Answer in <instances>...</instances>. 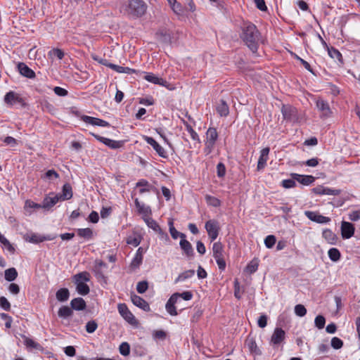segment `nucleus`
<instances>
[{
	"mask_svg": "<svg viewBox=\"0 0 360 360\" xmlns=\"http://www.w3.org/2000/svg\"><path fill=\"white\" fill-rule=\"evenodd\" d=\"M281 185L285 188H291L295 186V179H285L283 180L281 182Z\"/></svg>",
	"mask_w": 360,
	"mask_h": 360,
	"instance_id": "nucleus-60",
	"label": "nucleus"
},
{
	"mask_svg": "<svg viewBox=\"0 0 360 360\" xmlns=\"http://www.w3.org/2000/svg\"><path fill=\"white\" fill-rule=\"evenodd\" d=\"M285 331L281 328H276L271 337V344L274 346L278 345L285 340Z\"/></svg>",
	"mask_w": 360,
	"mask_h": 360,
	"instance_id": "nucleus-14",
	"label": "nucleus"
},
{
	"mask_svg": "<svg viewBox=\"0 0 360 360\" xmlns=\"http://www.w3.org/2000/svg\"><path fill=\"white\" fill-rule=\"evenodd\" d=\"M60 200H69L72 197V187L70 184H65L63 186L62 193L58 194Z\"/></svg>",
	"mask_w": 360,
	"mask_h": 360,
	"instance_id": "nucleus-26",
	"label": "nucleus"
},
{
	"mask_svg": "<svg viewBox=\"0 0 360 360\" xmlns=\"http://www.w3.org/2000/svg\"><path fill=\"white\" fill-rule=\"evenodd\" d=\"M194 274H195L194 270L186 271L178 276L176 281H185L187 278H191Z\"/></svg>",
	"mask_w": 360,
	"mask_h": 360,
	"instance_id": "nucleus-50",
	"label": "nucleus"
},
{
	"mask_svg": "<svg viewBox=\"0 0 360 360\" xmlns=\"http://www.w3.org/2000/svg\"><path fill=\"white\" fill-rule=\"evenodd\" d=\"M108 67L119 73L130 74V73L134 72V70H132L129 68L122 67V66L117 65H115L112 63L108 65Z\"/></svg>",
	"mask_w": 360,
	"mask_h": 360,
	"instance_id": "nucleus-36",
	"label": "nucleus"
},
{
	"mask_svg": "<svg viewBox=\"0 0 360 360\" xmlns=\"http://www.w3.org/2000/svg\"><path fill=\"white\" fill-rule=\"evenodd\" d=\"M22 339H23L24 345L26 346L27 348L41 349V345L39 343L34 341L32 339H31L25 335L22 336Z\"/></svg>",
	"mask_w": 360,
	"mask_h": 360,
	"instance_id": "nucleus-31",
	"label": "nucleus"
},
{
	"mask_svg": "<svg viewBox=\"0 0 360 360\" xmlns=\"http://www.w3.org/2000/svg\"><path fill=\"white\" fill-rule=\"evenodd\" d=\"M107 268V264L101 260H96L94 271L97 276H103V269Z\"/></svg>",
	"mask_w": 360,
	"mask_h": 360,
	"instance_id": "nucleus-32",
	"label": "nucleus"
},
{
	"mask_svg": "<svg viewBox=\"0 0 360 360\" xmlns=\"http://www.w3.org/2000/svg\"><path fill=\"white\" fill-rule=\"evenodd\" d=\"M292 176L299 183L308 186L313 183L314 177L310 175H300L298 174H292Z\"/></svg>",
	"mask_w": 360,
	"mask_h": 360,
	"instance_id": "nucleus-24",
	"label": "nucleus"
},
{
	"mask_svg": "<svg viewBox=\"0 0 360 360\" xmlns=\"http://www.w3.org/2000/svg\"><path fill=\"white\" fill-rule=\"evenodd\" d=\"M131 300L132 303L136 305V307L141 308V309L144 310L145 311H150V306L148 303L143 300L142 297H141L139 295H133L131 296Z\"/></svg>",
	"mask_w": 360,
	"mask_h": 360,
	"instance_id": "nucleus-18",
	"label": "nucleus"
},
{
	"mask_svg": "<svg viewBox=\"0 0 360 360\" xmlns=\"http://www.w3.org/2000/svg\"><path fill=\"white\" fill-rule=\"evenodd\" d=\"M169 233L172 236V237L174 239H177L178 238H181V239H183L186 238L185 234L179 232L174 226L172 221H169Z\"/></svg>",
	"mask_w": 360,
	"mask_h": 360,
	"instance_id": "nucleus-37",
	"label": "nucleus"
},
{
	"mask_svg": "<svg viewBox=\"0 0 360 360\" xmlns=\"http://www.w3.org/2000/svg\"><path fill=\"white\" fill-rule=\"evenodd\" d=\"M295 313L297 316L302 317L307 314V309L302 304H297L295 307Z\"/></svg>",
	"mask_w": 360,
	"mask_h": 360,
	"instance_id": "nucleus-53",
	"label": "nucleus"
},
{
	"mask_svg": "<svg viewBox=\"0 0 360 360\" xmlns=\"http://www.w3.org/2000/svg\"><path fill=\"white\" fill-rule=\"evenodd\" d=\"M30 208H42L41 204L36 203L32 200H27L25 203V209L27 210Z\"/></svg>",
	"mask_w": 360,
	"mask_h": 360,
	"instance_id": "nucleus-61",
	"label": "nucleus"
},
{
	"mask_svg": "<svg viewBox=\"0 0 360 360\" xmlns=\"http://www.w3.org/2000/svg\"><path fill=\"white\" fill-rule=\"evenodd\" d=\"M60 200L59 195L51 193L49 196L44 198L41 206L44 209H50Z\"/></svg>",
	"mask_w": 360,
	"mask_h": 360,
	"instance_id": "nucleus-17",
	"label": "nucleus"
},
{
	"mask_svg": "<svg viewBox=\"0 0 360 360\" xmlns=\"http://www.w3.org/2000/svg\"><path fill=\"white\" fill-rule=\"evenodd\" d=\"M213 257L221 271L226 269L225 252L223 245L219 242H216L212 246Z\"/></svg>",
	"mask_w": 360,
	"mask_h": 360,
	"instance_id": "nucleus-5",
	"label": "nucleus"
},
{
	"mask_svg": "<svg viewBox=\"0 0 360 360\" xmlns=\"http://www.w3.org/2000/svg\"><path fill=\"white\" fill-rule=\"evenodd\" d=\"M81 120L84 122L93 125V126H99V127H109L110 124L101 119L94 117L88 115H82L80 117Z\"/></svg>",
	"mask_w": 360,
	"mask_h": 360,
	"instance_id": "nucleus-13",
	"label": "nucleus"
},
{
	"mask_svg": "<svg viewBox=\"0 0 360 360\" xmlns=\"http://www.w3.org/2000/svg\"><path fill=\"white\" fill-rule=\"evenodd\" d=\"M143 140L162 158H167V153L166 150L152 137L144 136Z\"/></svg>",
	"mask_w": 360,
	"mask_h": 360,
	"instance_id": "nucleus-9",
	"label": "nucleus"
},
{
	"mask_svg": "<svg viewBox=\"0 0 360 360\" xmlns=\"http://www.w3.org/2000/svg\"><path fill=\"white\" fill-rule=\"evenodd\" d=\"M70 304L72 308L75 310H83L86 308V302L84 299L81 297L73 299Z\"/></svg>",
	"mask_w": 360,
	"mask_h": 360,
	"instance_id": "nucleus-30",
	"label": "nucleus"
},
{
	"mask_svg": "<svg viewBox=\"0 0 360 360\" xmlns=\"http://www.w3.org/2000/svg\"><path fill=\"white\" fill-rule=\"evenodd\" d=\"M328 255L330 259L334 262L339 261L340 259V256H341V254H340V252L339 251V250L337 248H332L329 249V250L328 252Z\"/></svg>",
	"mask_w": 360,
	"mask_h": 360,
	"instance_id": "nucleus-38",
	"label": "nucleus"
},
{
	"mask_svg": "<svg viewBox=\"0 0 360 360\" xmlns=\"http://www.w3.org/2000/svg\"><path fill=\"white\" fill-rule=\"evenodd\" d=\"M343 346V342L341 339L334 337L331 339V347L335 349H339Z\"/></svg>",
	"mask_w": 360,
	"mask_h": 360,
	"instance_id": "nucleus-51",
	"label": "nucleus"
},
{
	"mask_svg": "<svg viewBox=\"0 0 360 360\" xmlns=\"http://www.w3.org/2000/svg\"><path fill=\"white\" fill-rule=\"evenodd\" d=\"M24 239L25 241L29 243H39L44 240H51L53 239V238H51L49 236H44L37 233H32L25 235Z\"/></svg>",
	"mask_w": 360,
	"mask_h": 360,
	"instance_id": "nucleus-16",
	"label": "nucleus"
},
{
	"mask_svg": "<svg viewBox=\"0 0 360 360\" xmlns=\"http://www.w3.org/2000/svg\"><path fill=\"white\" fill-rule=\"evenodd\" d=\"M316 105L318 110L321 112V118L329 117L331 115L332 112L327 101L321 98H319L316 102Z\"/></svg>",
	"mask_w": 360,
	"mask_h": 360,
	"instance_id": "nucleus-8",
	"label": "nucleus"
},
{
	"mask_svg": "<svg viewBox=\"0 0 360 360\" xmlns=\"http://www.w3.org/2000/svg\"><path fill=\"white\" fill-rule=\"evenodd\" d=\"M146 4L141 0H129L123 3L120 7V11L124 15L139 17L145 13Z\"/></svg>",
	"mask_w": 360,
	"mask_h": 360,
	"instance_id": "nucleus-2",
	"label": "nucleus"
},
{
	"mask_svg": "<svg viewBox=\"0 0 360 360\" xmlns=\"http://www.w3.org/2000/svg\"><path fill=\"white\" fill-rule=\"evenodd\" d=\"M120 352L123 356H127L130 352V347L127 342H122L119 347Z\"/></svg>",
	"mask_w": 360,
	"mask_h": 360,
	"instance_id": "nucleus-54",
	"label": "nucleus"
},
{
	"mask_svg": "<svg viewBox=\"0 0 360 360\" xmlns=\"http://www.w3.org/2000/svg\"><path fill=\"white\" fill-rule=\"evenodd\" d=\"M142 262L143 257L135 255L130 264V268L132 269H138L141 264Z\"/></svg>",
	"mask_w": 360,
	"mask_h": 360,
	"instance_id": "nucleus-48",
	"label": "nucleus"
},
{
	"mask_svg": "<svg viewBox=\"0 0 360 360\" xmlns=\"http://www.w3.org/2000/svg\"><path fill=\"white\" fill-rule=\"evenodd\" d=\"M58 314L60 317L66 319L72 315V311L70 307L63 306L59 309Z\"/></svg>",
	"mask_w": 360,
	"mask_h": 360,
	"instance_id": "nucleus-41",
	"label": "nucleus"
},
{
	"mask_svg": "<svg viewBox=\"0 0 360 360\" xmlns=\"http://www.w3.org/2000/svg\"><path fill=\"white\" fill-rule=\"evenodd\" d=\"M184 125L186 127V130L187 131L188 134L190 135L191 138L193 141L200 143V137H199L198 134H197V132L193 129V127L188 123H187L186 122H184Z\"/></svg>",
	"mask_w": 360,
	"mask_h": 360,
	"instance_id": "nucleus-34",
	"label": "nucleus"
},
{
	"mask_svg": "<svg viewBox=\"0 0 360 360\" xmlns=\"http://www.w3.org/2000/svg\"><path fill=\"white\" fill-rule=\"evenodd\" d=\"M21 101L22 98L20 95L12 91L8 92L4 96V102L9 105H13L14 104L20 103Z\"/></svg>",
	"mask_w": 360,
	"mask_h": 360,
	"instance_id": "nucleus-22",
	"label": "nucleus"
},
{
	"mask_svg": "<svg viewBox=\"0 0 360 360\" xmlns=\"http://www.w3.org/2000/svg\"><path fill=\"white\" fill-rule=\"evenodd\" d=\"M322 236L325 240L330 245H335L338 242V237L335 233L330 229H325L323 231Z\"/></svg>",
	"mask_w": 360,
	"mask_h": 360,
	"instance_id": "nucleus-25",
	"label": "nucleus"
},
{
	"mask_svg": "<svg viewBox=\"0 0 360 360\" xmlns=\"http://www.w3.org/2000/svg\"><path fill=\"white\" fill-rule=\"evenodd\" d=\"M168 3L172 11L177 15H181L183 13L182 5L177 1V0H167Z\"/></svg>",
	"mask_w": 360,
	"mask_h": 360,
	"instance_id": "nucleus-33",
	"label": "nucleus"
},
{
	"mask_svg": "<svg viewBox=\"0 0 360 360\" xmlns=\"http://www.w3.org/2000/svg\"><path fill=\"white\" fill-rule=\"evenodd\" d=\"M48 56L51 58H53L54 57H56L58 59L61 60L64 57L65 53L63 51V50L60 49H53L49 51Z\"/></svg>",
	"mask_w": 360,
	"mask_h": 360,
	"instance_id": "nucleus-42",
	"label": "nucleus"
},
{
	"mask_svg": "<svg viewBox=\"0 0 360 360\" xmlns=\"http://www.w3.org/2000/svg\"><path fill=\"white\" fill-rule=\"evenodd\" d=\"M136 187H141L139 190L140 193H143L150 191L148 188V182L144 179H141L138 181L136 183Z\"/></svg>",
	"mask_w": 360,
	"mask_h": 360,
	"instance_id": "nucleus-46",
	"label": "nucleus"
},
{
	"mask_svg": "<svg viewBox=\"0 0 360 360\" xmlns=\"http://www.w3.org/2000/svg\"><path fill=\"white\" fill-rule=\"evenodd\" d=\"M193 294L191 291H185L182 293H174L166 303L165 309L171 316H176L178 312L175 305H179L181 299L186 301L191 300Z\"/></svg>",
	"mask_w": 360,
	"mask_h": 360,
	"instance_id": "nucleus-3",
	"label": "nucleus"
},
{
	"mask_svg": "<svg viewBox=\"0 0 360 360\" xmlns=\"http://www.w3.org/2000/svg\"><path fill=\"white\" fill-rule=\"evenodd\" d=\"M218 139V133L215 128L210 127L205 133V140L209 142L215 143Z\"/></svg>",
	"mask_w": 360,
	"mask_h": 360,
	"instance_id": "nucleus-28",
	"label": "nucleus"
},
{
	"mask_svg": "<svg viewBox=\"0 0 360 360\" xmlns=\"http://www.w3.org/2000/svg\"><path fill=\"white\" fill-rule=\"evenodd\" d=\"M0 307L6 311L11 309V304L5 297H0Z\"/></svg>",
	"mask_w": 360,
	"mask_h": 360,
	"instance_id": "nucleus-62",
	"label": "nucleus"
},
{
	"mask_svg": "<svg viewBox=\"0 0 360 360\" xmlns=\"http://www.w3.org/2000/svg\"><path fill=\"white\" fill-rule=\"evenodd\" d=\"M90 274L86 271H82L74 276V281L77 285V291L79 295H86L89 292V288L85 283L89 281Z\"/></svg>",
	"mask_w": 360,
	"mask_h": 360,
	"instance_id": "nucleus-4",
	"label": "nucleus"
},
{
	"mask_svg": "<svg viewBox=\"0 0 360 360\" xmlns=\"http://www.w3.org/2000/svg\"><path fill=\"white\" fill-rule=\"evenodd\" d=\"M313 192L319 195H338L341 193V190L330 188L323 186H318L313 188Z\"/></svg>",
	"mask_w": 360,
	"mask_h": 360,
	"instance_id": "nucleus-10",
	"label": "nucleus"
},
{
	"mask_svg": "<svg viewBox=\"0 0 360 360\" xmlns=\"http://www.w3.org/2000/svg\"><path fill=\"white\" fill-rule=\"evenodd\" d=\"M315 326L319 329L323 328L325 323H326V319L322 315H318L314 320Z\"/></svg>",
	"mask_w": 360,
	"mask_h": 360,
	"instance_id": "nucleus-52",
	"label": "nucleus"
},
{
	"mask_svg": "<svg viewBox=\"0 0 360 360\" xmlns=\"http://www.w3.org/2000/svg\"><path fill=\"white\" fill-rule=\"evenodd\" d=\"M217 111L220 115V116H227L229 112V106L224 101H222L217 105Z\"/></svg>",
	"mask_w": 360,
	"mask_h": 360,
	"instance_id": "nucleus-39",
	"label": "nucleus"
},
{
	"mask_svg": "<svg viewBox=\"0 0 360 360\" xmlns=\"http://www.w3.org/2000/svg\"><path fill=\"white\" fill-rule=\"evenodd\" d=\"M135 205L136 208L139 210V212L148 214L150 213V210L149 207L146 206L144 204H141L138 199L135 200Z\"/></svg>",
	"mask_w": 360,
	"mask_h": 360,
	"instance_id": "nucleus-45",
	"label": "nucleus"
},
{
	"mask_svg": "<svg viewBox=\"0 0 360 360\" xmlns=\"http://www.w3.org/2000/svg\"><path fill=\"white\" fill-rule=\"evenodd\" d=\"M144 79L148 81V82L158 84L162 86H167V82L162 78H160L155 75H154L152 72H146Z\"/></svg>",
	"mask_w": 360,
	"mask_h": 360,
	"instance_id": "nucleus-19",
	"label": "nucleus"
},
{
	"mask_svg": "<svg viewBox=\"0 0 360 360\" xmlns=\"http://www.w3.org/2000/svg\"><path fill=\"white\" fill-rule=\"evenodd\" d=\"M148 288V283L146 281H140L137 283L136 290L139 293H144Z\"/></svg>",
	"mask_w": 360,
	"mask_h": 360,
	"instance_id": "nucleus-58",
	"label": "nucleus"
},
{
	"mask_svg": "<svg viewBox=\"0 0 360 360\" xmlns=\"http://www.w3.org/2000/svg\"><path fill=\"white\" fill-rule=\"evenodd\" d=\"M258 262L257 260H252L246 266V271L249 274L255 273L258 269Z\"/></svg>",
	"mask_w": 360,
	"mask_h": 360,
	"instance_id": "nucleus-49",
	"label": "nucleus"
},
{
	"mask_svg": "<svg viewBox=\"0 0 360 360\" xmlns=\"http://www.w3.org/2000/svg\"><path fill=\"white\" fill-rule=\"evenodd\" d=\"M18 69L20 74L27 78L33 79L36 76L35 72L24 63H19Z\"/></svg>",
	"mask_w": 360,
	"mask_h": 360,
	"instance_id": "nucleus-21",
	"label": "nucleus"
},
{
	"mask_svg": "<svg viewBox=\"0 0 360 360\" xmlns=\"http://www.w3.org/2000/svg\"><path fill=\"white\" fill-rule=\"evenodd\" d=\"M54 93L59 96H65L68 95V91L62 87L56 86L53 89Z\"/></svg>",
	"mask_w": 360,
	"mask_h": 360,
	"instance_id": "nucleus-63",
	"label": "nucleus"
},
{
	"mask_svg": "<svg viewBox=\"0 0 360 360\" xmlns=\"http://www.w3.org/2000/svg\"><path fill=\"white\" fill-rule=\"evenodd\" d=\"M91 134L98 141L102 142L103 143H104L105 146H108L110 148L116 149L120 148L122 146L121 141L105 138L99 135L95 134L94 133H91Z\"/></svg>",
	"mask_w": 360,
	"mask_h": 360,
	"instance_id": "nucleus-15",
	"label": "nucleus"
},
{
	"mask_svg": "<svg viewBox=\"0 0 360 360\" xmlns=\"http://www.w3.org/2000/svg\"><path fill=\"white\" fill-rule=\"evenodd\" d=\"M270 149L269 147L263 148L260 152V156L257 162V169L260 170L265 167L266 162L269 159Z\"/></svg>",
	"mask_w": 360,
	"mask_h": 360,
	"instance_id": "nucleus-20",
	"label": "nucleus"
},
{
	"mask_svg": "<svg viewBox=\"0 0 360 360\" xmlns=\"http://www.w3.org/2000/svg\"><path fill=\"white\" fill-rule=\"evenodd\" d=\"M181 248L184 250V253L188 256H192L193 254V250L192 248L191 244L190 242H188L187 240H186V238L181 239L179 243Z\"/></svg>",
	"mask_w": 360,
	"mask_h": 360,
	"instance_id": "nucleus-27",
	"label": "nucleus"
},
{
	"mask_svg": "<svg viewBox=\"0 0 360 360\" xmlns=\"http://www.w3.org/2000/svg\"><path fill=\"white\" fill-rule=\"evenodd\" d=\"M85 327L87 333H92L97 329L98 325L95 321H90L86 323Z\"/></svg>",
	"mask_w": 360,
	"mask_h": 360,
	"instance_id": "nucleus-57",
	"label": "nucleus"
},
{
	"mask_svg": "<svg viewBox=\"0 0 360 360\" xmlns=\"http://www.w3.org/2000/svg\"><path fill=\"white\" fill-rule=\"evenodd\" d=\"M205 228L207 232L209 238L212 241H214L219 235V223L215 220H209L205 223Z\"/></svg>",
	"mask_w": 360,
	"mask_h": 360,
	"instance_id": "nucleus-7",
	"label": "nucleus"
},
{
	"mask_svg": "<svg viewBox=\"0 0 360 360\" xmlns=\"http://www.w3.org/2000/svg\"><path fill=\"white\" fill-rule=\"evenodd\" d=\"M304 214L311 221L319 224H327L330 221L329 217L323 216L316 212L305 211Z\"/></svg>",
	"mask_w": 360,
	"mask_h": 360,
	"instance_id": "nucleus-12",
	"label": "nucleus"
},
{
	"mask_svg": "<svg viewBox=\"0 0 360 360\" xmlns=\"http://www.w3.org/2000/svg\"><path fill=\"white\" fill-rule=\"evenodd\" d=\"M145 221L149 228L160 233H162V230L160 226L157 224V222L155 220L150 217H148L145 219Z\"/></svg>",
	"mask_w": 360,
	"mask_h": 360,
	"instance_id": "nucleus-43",
	"label": "nucleus"
},
{
	"mask_svg": "<svg viewBox=\"0 0 360 360\" xmlns=\"http://www.w3.org/2000/svg\"><path fill=\"white\" fill-rule=\"evenodd\" d=\"M281 112L284 119L290 120L291 118V112H292L291 107L283 105Z\"/></svg>",
	"mask_w": 360,
	"mask_h": 360,
	"instance_id": "nucleus-59",
	"label": "nucleus"
},
{
	"mask_svg": "<svg viewBox=\"0 0 360 360\" xmlns=\"http://www.w3.org/2000/svg\"><path fill=\"white\" fill-rule=\"evenodd\" d=\"M205 200L208 205L215 207H219L221 204L220 200L214 196L206 195Z\"/></svg>",
	"mask_w": 360,
	"mask_h": 360,
	"instance_id": "nucleus-47",
	"label": "nucleus"
},
{
	"mask_svg": "<svg viewBox=\"0 0 360 360\" xmlns=\"http://www.w3.org/2000/svg\"><path fill=\"white\" fill-rule=\"evenodd\" d=\"M56 298L60 302H65L70 296L69 290L67 288H60L56 292Z\"/></svg>",
	"mask_w": 360,
	"mask_h": 360,
	"instance_id": "nucleus-35",
	"label": "nucleus"
},
{
	"mask_svg": "<svg viewBox=\"0 0 360 360\" xmlns=\"http://www.w3.org/2000/svg\"><path fill=\"white\" fill-rule=\"evenodd\" d=\"M349 219L353 221H358L360 219V211L356 210L349 213Z\"/></svg>",
	"mask_w": 360,
	"mask_h": 360,
	"instance_id": "nucleus-64",
	"label": "nucleus"
},
{
	"mask_svg": "<svg viewBox=\"0 0 360 360\" xmlns=\"http://www.w3.org/2000/svg\"><path fill=\"white\" fill-rule=\"evenodd\" d=\"M245 345L248 347L251 354L257 356L262 354L254 338L250 336L248 337L245 340Z\"/></svg>",
	"mask_w": 360,
	"mask_h": 360,
	"instance_id": "nucleus-23",
	"label": "nucleus"
},
{
	"mask_svg": "<svg viewBox=\"0 0 360 360\" xmlns=\"http://www.w3.org/2000/svg\"><path fill=\"white\" fill-rule=\"evenodd\" d=\"M117 309L120 314L126 321H127L131 325L137 324V321L135 316L130 311V310L128 309L127 306L125 304H119L117 306Z\"/></svg>",
	"mask_w": 360,
	"mask_h": 360,
	"instance_id": "nucleus-6",
	"label": "nucleus"
},
{
	"mask_svg": "<svg viewBox=\"0 0 360 360\" xmlns=\"http://www.w3.org/2000/svg\"><path fill=\"white\" fill-rule=\"evenodd\" d=\"M276 237L273 235L267 236L264 239V244L266 248H271L276 243Z\"/></svg>",
	"mask_w": 360,
	"mask_h": 360,
	"instance_id": "nucleus-55",
	"label": "nucleus"
},
{
	"mask_svg": "<svg viewBox=\"0 0 360 360\" xmlns=\"http://www.w3.org/2000/svg\"><path fill=\"white\" fill-rule=\"evenodd\" d=\"M18 276V272L15 268H10L5 271V279L8 281H14Z\"/></svg>",
	"mask_w": 360,
	"mask_h": 360,
	"instance_id": "nucleus-40",
	"label": "nucleus"
},
{
	"mask_svg": "<svg viewBox=\"0 0 360 360\" xmlns=\"http://www.w3.org/2000/svg\"><path fill=\"white\" fill-rule=\"evenodd\" d=\"M240 37L251 51L253 52L257 51L259 32L255 25L251 22H245L242 27Z\"/></svg>",
	"mask_w": 360,
	"mask_h": 360,
	"instance_id": "nucleus-1",
	"label": "nucleus"
},
{
	"mask_svg": "<svg viewBox=\"0 0 360 360\" xmlns=\"http://www.w3.org/2000/svg\"><path fill=\"white\" fill-rule=\"evenodd\" d=\"M214 146L215 143L205 141L204 153L205 155H210L213 151Z\"/></svg>",
	"mask_w": 360,
	"mask_h": 360,
	"instance_id": "nucleus-56",
	"label": "nucleus"
},
{
	"mask_svg": "<svg viewBox=\"0 0 360 360\" xmlns=\"http://www.w3.org/2000/svg\"><path fill=\"white\" fill-rule=\"evenodd\" d=\"M77 234L82 238L89 239L92 236V231L89 228L77 229Z\"/></svg>",
	"mask_w": 360,
	"mask_h": 360,
	"instance_id": "nucleus-44",
	"label": "nucleus"
},
{
	"mask_svg": "<svg viewBox=\"0 0 360 360\" xmlns=\"http://www.w3.org/2000/svg\"><path fill=\"white\" fill-rule=\"evenodd\" d=\"M141 240L142 236L139 233H133L127 237V243L129 245L137 247L141 243Z\"/></svg>",
	"mask_w": 360,
	"mask_h": 360,
	"instance_id": "nucleus-29",
	"label": "nucleus"
},
{
	"mask_svg": "<svg viewBox=\"0 0 360 360\" xmlns=\"http://www.w3.org/2000/svg\"><path fill=\"white\" fill-rule=\"evenodd\" d=\"M354 226L348 221H342L341 223V235L343 239H349L354 234Z\"/></svg>",
	"mask_w": 360,
	"mask_h": 360,
	"instance_id": "nucleus-11",
	"label": "nucleus"
}]
</instances>
